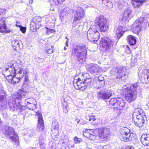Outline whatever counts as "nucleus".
<instances>
[{
	"label": "nucleus",
	"mask_w": 149,
	"mask_h": 149,
	"mask_svg": "<svg viewBox=\"0 0 149 149\" xmlns=\"http://www.w3.org/2000/svg\"><path fill=\"white\" fill-rule=\"evenodd\" d=\"M74 144H73L71 146V147L72 148H73L74 147Z\"/></svg>",
	"instance_id": "obj_62"
},
{
	"label": "nucleus",
	"mask_w": 149,
	"mask_h": 149,
	"mask_svg": "<svg viewBox=\"0 0 149 149\" xmlns=\"http://www.w3.org/2000/svg\"><path fill=\"white\" fill-rule=\"evenodd\" d=\"M29 1L30 4H31L32 3V2H33L32 0H29Z\"/></svg>",
	"instance_id": "obj_60"
},
{
	"label": "nucleus",
	"mask_w": 149,
	"mask_h": 149,
	"mask_svg": "<svg viewBox=\"0 0 149 149\" xmlns=\"http://www.w3.org/2000/svg\"><path fill=\"white\" fill-rule=\"evenodd\" d=\"M125 101L122 98L118 97L111 98L109 101V105L113 108L122 109L125 105Z\"/></svg>",
	"instance_id": "obj_9"
},
{
	"label": "nucleus",
	"mask_w": 149,
	"mask_h": 149,
	"mask_svg": "<svg viewBox=\"0 0 149 149\" xmlns=\"http://www.w3.org/2000/svg\"><path fill=\"white\" fill-rule=\"evenodd\" d=\"M28 90H24L22 88L17 93L12 95L8 103L10 110L13 112H15L17 114L22 112L23 109L22 107L20 104V101L24 97L28 95Z\"/></svg>",
	"instance_id": "obj_1"
},
{
	"label": "nucleus",
	"mask_w": 149,
	"mask_h": 149,
	"mask_svg": "<svg viewBox=\"0 0 149 149\" xmlns=\"http://www.w3.org/2000/svg\"><path fill=\"white\" fill-rule=\"evenodd\" d=\"M62 107H66V108L68 107L65 98H63V100H62Z\"/></svg>",
	"instance_id": "obj_42"
},
{
	"label": "nucleus",
	"mask_w": 149,
	"mask_h": 149,
	"mask_svg": "<svg viewBox=\"0 0 149 149\" xmlns=\"http://www.w3.org/2000/svg\"><path fill=\"white\" fill-rule=\"evenodd\" d=\"M124 28L121 26H120L117 28L116 31V35L117 37L119 39L120 38L125 31V30L124 29Z\"/></svg>",
	"instance_id": "obj_30"
},
{
	"label": "nucleus",
	"mask_w": 149,
	"mask_h": 149,
	"mask_svg": "<svg viewBox=\"0 0 149 149\" xmlns=\"http://www.w3.org/2000/svg\"><path fill=\"white\" fill-rule=\"evenodd\" d=\"M55 17L52 14H50L46 16V21L50 23H53L55 21Z\"/></svg>",
	"instance_id": "obj_34"
},
{
	"label": "nucleus",
	"mask_w": 149,
	"mask_h": 149,
	"mask_svg": "<svg viewBox=\"0 0 149 149\" xmlns=\"http://www.w3.org/2000/svg\"><path fill=\"white\" fill-rule=\"evenodd\" d=\"M7 107L6 97L3 95L0 96V110H4Z\"/></svg>",
	"instance_id": "obj_26"
},
{
	"label": "nucleus",
	"mask_w": 149,
	"mask_h": 149,
	"mask_svg": "<svg viewBox=\"0 0 149 149\" xmlns=\"http://www.w3.org/2000/svg\"><path fill=\"white\" fill-rule=\"evenodd\" d=\"M29 136L31 137L35 135V131L33 130H31L29 132Z\"/></svg>",
	"instance_id": "obj_51"
},
{
	"label": "nucleus",
	"mask_w": 149,
	"mask_h": 149,
	"mask_svg": "<svg viewBox=\"0 0 149 149\" xmlns=\"http://www.w3.org/2000/svg\"><path fill=\"white\" fill-rule=\"evenodd\" d=\"M39 145L41 149H46L44 143L40 141L39 142Z\"/></svg>",
	"instance_id": "obj_46"
},
{
	"label": "nucleus",
	"mask_w": 149,
	"mask_h": 149,
	"mask_svg": "<svg viewBox=\"0 0 149 149\" xmlns=\"http://www.w3.org/2000/svg\"><path fill=\"white\" fill-rule=\"evenodd\" d=\"M17 72L18 73H16L13 76L12 84H15L23 80L24 85L26 84L29 81V74L26 70L19 67V69L17 70Z\"/></svg>",
	"instance_id": "obj_6"
},
{
	"label": "nucleus",
	"mask_w": 149,
	"mask_h": 149,
	"mask_svg": "<svg viewBox=\"0 0 149 149\" xmlns=\"http://www.w3.org/2000/svg\"><path fill=\"white\" fill-rule=\"evenodd\" d=\"M110 129L106 127L100 128L98 132L99 137L103 139H106L110 134Z\"/></svg>",
	"instance_id": "obj_19"
},
{
	"label": "nucleus",
	"mask_w": 149,
	"mask_h": 149,
	"mask_svg": "<svg viewBox=\"0 0 149 149\" xmlns=\"http://www.w3.org/2000/svg\"><path fill=\"white\" fill-rule=\"evenodd\" d=\"M100 128L96 129L94 130H93V132L96 136L98 135V132Z\"/></svg>",
	"instance_id": "obj_49"
},
{
	"label": "nucleus",
	"mask_w": 149,
	"mask_h": 149,
	"mask_svg": "<svg viewBox=\"0 0 149 149\" xmlns=\"http://www.w3.org/2000/svg\"><path fill=\"white\" fill-rule=\"evenodd\" d=\"M142 143L145 146L149 145V134H143L141 139Z\"/></svg>",
	"instance_id": "obj_28"
},
{
	"label": "nucleus",
	"mask_w": 149,
	"mask_h": 149,
	"mask_svg": "<svg viewBox=\"0 0 149 149\" xmlns=\"http://www.w3.org/2000/svg\"><path fill=\"white\" fill-rule=\"evenodd\" d=\"M86 118L87 120L92 122L96 120V116L94 115H89L88 116L86 117Z\"/></svg>",
	"instance_id": "obj_37"
},
{
	"label": "nucleus",
	"mask_w": 149,
	"mask_h": 149,
	"mask_svg": "<svg viewBox=\"0 0 149 149\" xmlns=\"http://www.w3.org/2000/svg\"><path fill=\"white\" fill-rule=\"evenodd\" d=\"M96 69V73L104 71L103 69L98 65Z\"/></svg>",
	"instance_id": "obj_50"
},
{
	"label": "nucleus",
	"mask_w": 149,
	"mask_h": 149,
	"mask_svg": "<svg viewBox=\"0 0 149 149\" xmlns=\"http://www.w3.org/2000/svg\"><path fill=\"white\" fill-rule=\"evenodd\" d=\"M145 0H131V3L134 8H139L142 6Z\"/></svg>",
	"instance_id": "obj_31"
},
{
	"label": "nucleus",
	"mask_w": 149,
	"mask_h": 149,
	"mask_svg": "<svg viewBox=\"0 0 149 149\" xmlns=\"http://www.w3.org/2000/svg\"><path fill=\"white\" fill-rule=\"evenodd\" d=\"M46 28L47 29V31L46 32V33L47 34H49L50 33H52L54 32V31L52 29H48L47 27H46Z\"/></svg>",
	"instance_id": "obj_48"
},
{
	"label": "nucleus",
	"mask_w": 149,
	"mask_h": 149,
	"mask_svg": "<svg viewBox=\"0 0 149 149\" xmlns=\"http://www.w3.org/2000/svg\"><path fill=\"white\" fill-rule=\"evenodd\" d=\"M112 95V90H107L105 88H102L96 94L97 97L98 99L104 100L109 99Z\"/></svg>",
	"instance_id": "obj_12"
},
{
	"label": "nucleus",
	"mask_w": 149,
	"mask_h": 149,
	"mask_svg": "<svg viewBox=\"0 0 149 149\" xmlns=\"http://www.w3.org/2000/svg\"><path fill=\"white\" fill-rule=\"evenodd\" d=\"M145 115V113L143 110L140 108H138L134 110L132 114V119L137 117L139 116H143Z\"/></svg>",
	"instance_id": "obj_25"
},
{
	"label": "nucleus",
	"mask_w": 149,
	"mask_h": 149,
	"mask_svg": "<svg viewBox=\"0 0 149 149\" xmlns=\"http://www.w3.org/2000/svg\"><path fill=\"white\" fill-rule=\"evenodd\" d=\"M53 2L54 4L56 5H58L61 3H60V2L59 3L58 0H53Z\"/></svg>",
	"instance_id": "obj_54"
},
{
	"label": "nucleus",
	"mask_w": 149,
	"mask_h": 149,
	"mask_svg": "<svg viewBox=\"0 0 149 149\" xmlns=\"http://www.w3.org/2000/svg\"><path fill=\"white\" fill-rule=\"evenodd\" d=\"M86 50L85 46L77 45L74 46L72 50V56L77 58L81 63L86 61Z\"/></svg>",
	"instance_id": "obj_4"
},
{
	"label": "nucleus",
	"mask_w": 149,
	"mask_h": 149,
	"mask_svg": "<svg viewBox=\"0 0 149 149\" xmlns=\"http://www.w3.org/2000/svg\"><path fill=\"white\" fill-rule=\"evenodd\" d=\"M35 60L39 63H41L44 60L43 59L38 57L35 58Z\"/></svg>",
	"instance_id": "obj_44"
},
{
	"label": "nucleus",
	"mask_w": 149,
	"mask_h": 149,
	"mask_svg": "<svg viewBox=\"0 0 149 149\" xmlns=\"http://www.w3.org/2000/svg\"><path fill=\"white\" fill-rule=\"evenodd\" d=\"M38 121L37 130L38 131H42L45 129L44 122L42 118L41 117H39Z\"/></svg>",
	"instance_id": "obj_29"
},
{
	"label": "nucleus",
	"mask_w": 149,
	"mask_h": 149,
	"mask_svg": "<svg viewBox=\"0 0 149 149\" xmlns=\"http://www.w3.org/2000/svg\"><path fill=\"white\" fill-rule=\"evenodd\" d=\"M127 40L131 45H134L136 43V38L133 36L129 35L127 37Z\"/></svg>",
	"instance_id": "obj_33"
},
{
	"label": "nucleus",
	"mask_w": 149,
	"mask_h": 149,
	"mask_svg": "<svg viewBox=\"0 0 149 149\" xmlns=\"http://www.w3.org/2000/svg\"><path fill=\"white\" fill-rule=\"evenodd\" d=\"M126 68L125 67H114L111 70L110 74L111 75H116V78L120 79L125 81V80L128 77L127 74H125Z\"/></svg>",
	"instance_id": "obj_7"
},
{
	"label": "nucleus",
	"mask_w": 149,
	"mask_h": 149,
	"mask_svg": "<svg viewBox=\"0 0 149 149\" xmlns=\"http://www.w3.org/2000/svg\"><path fill=\"white\" fill-rule=\"evenodd\" d=\"M90 30L88 31L87 33V38L91 42L97 44V42L99 39L100 33L99 32L92 33V31Z\"/></svg>",
	"instance_id": "obj_17"
},
{
	"label": "nucleus",
	"mask_w": 149,
	"mask_h": 149,
	"mask_svg": "<svg viewBox=\"0 0 149 149\" xmlns=\"http://www.w3.org/2000/svg\"><path fill=\"white\" fill-rule=\"evenodd\" d=\"M89 138L90 139L92 140H95L96 138V136L95 135L90 134Z\"/></svg>",
	"instance_id": "obj_45"
},
{
	"label": "nucleus",
	"mask_w": 149,
	"mask_h": 149,
	"mask_svg": "<svg viewBox=\"0 0 149 149\" xmlns=\"http://www.w3.org/2000/svg\"><path fill=\"white\" fill-rule=\"evenodd\" d=\"M69 39L67 40L65 42L66 46L67 47L68 46V42Z\"/></svg>",
	"instance_id": "obj_57"
},
{
	"label": "nucleus",
	"mask_w": 149,
	"mask_h": 149,
	"mask_svg": "<svg viewBox=\"0 0 149 149\" xmlns=\"http://www.w3.org/2000/svg\"><path fill=\"white\" fill-rule=\"evenodd\" d=\"M120 131V139L121 140L125 142H132L134 144L139 142L136 135L133 133H130V130L127 128H122Z\"/></svg>",
	"instance_id": "obj_5"
},
{
	"label": "nucleus",
	"mask_w": 149,
	"mask_h": 149,
	"mask_svg": "<svg viewBox=\"0 0 149 149\" xmlns=\"http://www.w3.org/2000/svg\"><path fill=\"white\" fill-rule=\"evenodd\" d=\"M45 51L48 54H51L53 53V47L50 45H47L45 47Z\"/></svg>",
	"instance_id": "obj_36"
},
{
	"label": "nucleus",
	"mask_w": 149,
	"mask_h": 149,
	"mask_svg": "<svg viewBox=\"0 0 149 149\" xmlns=\"http://www.w3.org/2000/svg\"><path fill=\"white\" fill-rule=\"evenodd\" d=\"M25 104L29 109L33 110L36 108V101L33 98L26 99L25 100Z\"/></svg>",
	"instance_id": "obj_18"
},
{
	"label": "nucleus",
	"mask_w": 149,
	"mask_h": 149,
	"mask_svg": "<svg viewBox=\"0 0 149 149\" xmlns=\"http://www.w3.org/2000/svg\"><path fill=\"white\" fill-rule=\"evenodd\" d=\"M73 13V9L68 7H65L62 9L60 13V16L64 18L71 15Z\"/></svg>",
	"instance_id": "obj_21"
},
{
	"label": "nucleus",
	"mask_w": 149,
	"mask_h": 149,
	"mask_svg": "<svg viewBox=\"0 0 149 149\" xmlns=\"http://www.w3.org/2000/svg\"><path fill=\"white\" fill-rule=\"evenodd\" d=\"M148 70H147L144 69L142 71L141 75V81L143 83L147 84L148 83Z\"/></svg>",
	"instance_id": "obj_24"
},
{
	"label": "nucleus",
	"mask_w": 149,
	"mask_h": 149,
	"mask_svg": "<svg viewBox=\"0 0 149 149\" xmlns=\"http://www.w3.org/2000/svg\"><path fill=\"white\" fill-rule=\"evenodd\" d=\"M63 109V112L65 113H68V110L69 109V107H62Z\"/></svg>",
	"instance_id": "obj_52"
},
{
	"label": "nucleus",
	"mask_w": 149,
	"mask_h": 149,
	"mask_svg": "<svg viewBox=\"0 0 149 149\" xmlns=\"http://www.w3.org/2000/svg\"><path fill=\"white\" fill-rule=\"evenodd\" d=\"M125 52L128 54H129L131 52V50L128 45L126 46V48L125 49Z\"/></svg>",
	"instance_id": "obj_47"
},
{
	"label": "nucleus",
	"mask_w": 149,
	"mask_h": 149,
	"mask_svg": "<svg viewBox=\"0 0 149 149\" xmlns=\"http://www.w3.org/2000/svg\"><path fill=\"white\" fill-rule=\"evenodd\" d=\"M92 81V79L88 74L80 73L75 77L73 86L75 89L83 91L90 86Z\"/></svg>",
	"instance_id": "obj_2"
},
{
	"label": "nucleus",
	"mask_w": 149,
	"mask_h": 149,
	"mask_svg": "<svg viewBox=\"0 0 149 149\" xmlns=\"http://www.w3.org/2000/svg\"><path fill=\"white\" fill-rule=\"evenodd\" d=\"M100 45L104 52H108L113 46V42L109 38L106 36L102 37L100 41Z\"/></svg>",
	"instance_id": "obj_10"
},
{
	"label": "nucleus",
	"mask_w": 149,
	"mask_h": 149,
	"mask_svg": "<svg viewBox=\"0 0 149 149\" xmlns=\"http://www.w3.org/2000/svg\"><path fill=\"white\" fill-rule=\"evenodd\" d=\"M146 119V118L145 115L143 116H139L137 118L132 119L135 125L139 127H142V129L146 128L147 126L145 122Z\"/></svg>",
	"instance_id": "obj_15"
},
{
	"label": "nucleus",
	"mask_w": 149,
	"mask_h": 149,
	"mask_svg": "<svg viewBox=\"0 0 149 149\" xmlns=\"http://www.w3.org/2000/svg\"><path fill=\"white\" fill-rule=\"evenodd\" d=\"M59 0V2H60V3H62L65 0Z\"/></svg>",
	"instance_id": "obj_59"
},
{
	"label": "nucleus",
	"mask_w": 149,
	"mask_h": 149,
	"mask_svg": "<svg viewBox=\"0 0 149 149\" xmlns=\"http://www.w3.org/2000/svg\"><path fill=\"white\" fill-rule=\"evenodd\" d=\"M144 20V18L143 17H141L136 19L134 22L133 24V26L135 33H138L141 31Z\"/></svg>",
	"instance_id": "obj_16"
},
{
	"label": "nucleus",
	"mask_w": 149,
	"mask_h": 149,
	"mask_svg": "<svg viewBox=\"0 0 149 149\" xmlns=\"http://www.w3.org/2000/svg\"><path fill=\"white\" fill-rule=\"evenodd\" d=\"M11 45L14 49L19 50L22 48L21 41L19 40L13 41L11 42Z\"/></svg>",
	"instance_id": "obj_23"
},
{
	"label": "nucleus",
	"mask_w": 149,
	"mask_h": 149,
	"mask_svg": "<svg viewBox=\"0 0 149 149\" xmlns=\"http://www.w3.org/2000/svg\"><path fill=\"white\" fill-rule=\"evenodd\" d=\"M74 140L75 143H79L82 141V140L81 138H78L77 136L74 137Z\"/></svg>",
	"instance_id": "obj_40"
},
{
	"label": "nucleus",
	"mask_w": 149,
	"mask_h": 149,
	"mask_svg": "<svg viewBox=\"0 0 149 149\" xmlns=\"http://www.w3.org/2000/svg\"><path fill=\"white\" fill-rule=\"evenodd\" d=\"M102 3L104 4L108 8H111L113 7V4L109 0H102Z\"/></svg>",
	"instance_id": "obj_35"
},
{
	"label": "nucleus",
	"mask_w": 149,
	"mask_h": 149,
	"mask_svg": "<svg viewBox=\"0 0 149 149\" xmlns=\"http://www.w3.org/2000/svg\"><path fill=\"white\" fill-rule=\"evenodd\" d=\"M148 83L149 82V74H148Z\"/></svg>",
	"instance_id": "obj_61"
},
{
	"label": "nucleus",
	"mask_w": 149,
	"mask_h": 149,
	"mask_svg": "<svg viewBox=\"0 0 149 149\" xmlns=\"http://www.w3.org/2000/svg\"><path fill=\"white\" fill-rule=\"evenodd\" d=\"M6 13V10L5 9H0V16L3 15V17Z\"/></svg>",
	"instance_id": "obj_43"
},
{
	"label": "nucleus",
	"mask_w": 149,
	"mask_h": 149,
	"mask_svg": "<svg viewBox=\"0 0 149 149\" xmlns=\"http://www.w3.org/2000/svg\"><path fill=\"white\" fill-rule=\"evenodd\" d=\"M95 22L101 32H105L109 29V24L103 16L98 15L96 17Z\"/></svg>",
	"instance_id": "obj_8"
},
{
	"label": "nucleus",
	"mask_w": 149,
	"mask_h": 149,
	"mask_svg": "<svg viewBox=\"0 0 149 149\" xmlns=\"http://www.w3.org/2000/svg\"><path fill=\"white\" fill-rule=\"evenodd\" d=\"M5 20L6 19L3 17L0 19V32L2 33H7L9 32L6 30L7 27Z\"/></svg>",
	"instance_id": "obj_22"
},
{
	"label": "nucleus",
	"mask_w": 149,
	"mask_h": 149,
	"mask_svg": "<svg viewBox=\"0 0 149 149\" xmlns=\"http://www.w3.org/2000/svg\"><path fill=\"white\" fill-rule=\"evenodd\" d=\"M20 30L23 33H24L26 32V28L22 26L20 28Z\"/></svg>",
	"instance_id": "obj_53"
},
{
	"label": "nucleus",
	"mask_w": 149,
	"mask_h": 149,
	"mask_svg": "<svg viewBox=\"0 0 149 149\" xmlns=\"http://www.w3.org/2000/svg\"><path fill=\"white\" fill-rule=\"evenodd\" d=\"M15 25L17 27H19V28L22 26L21 25V24H20L19 22H16V23L15 24Z\"/></svg>",
	"instance_id": "obj_55"
},
{
	"label": "nucleus",
	"mask_w": 149,
	"mask_h": 149,
	"mask_svg": "<svg viewBox=\"0 0 149 149\" xmlns=\"http://www.w3.org/2000/svg\"><path fill=\"white\" fill-rule=\"evenodd\" d=\"M90 30H91V31H92V33H95V32H98L97 31L96 26L94 25H91L90 27V29L88 31H89Z\"/></svg>",
	"instance_id": "obj_39"
},
{
	"label": "nucleus",
	"mask_w": 149,
	"mask_h": 149,
	"mask_svg": "<svg viewBox=\"0 0 149 149\" xmlns=\"http://www.w3.org/2000/svg\"><path fill=\"white\" fill-rule=\"evenodd\" d=\"M85 13V11L82 7L79 6L76 7L74 15L73 24L80 23V21L84 18Z\"/></svg>",
	"instance_id": "obj_13"
},
{
	"label": "nucleus",
	"mask_w": 149,
	"mask_h": 149,
	"mask_svg": "<svg viewBox=\"0 0 149 149\" xmlns=\"http://www.w3.org/2000/svg\"><path fill=\"white\" fill-rule=\"evenodd\" d=\"M139 83H136L129 85L127 84L123 87V93L125 99L129 102H131L135 100L137 95L136 91Z\"/></svg>",
	"instance_id": "obj_3"
},
{
	"label": "nucleus",
	"mask_w": 149,
	"mask_h": 149,
	"mask_svg": "<svg viewBox=\"0 0 149 149\" xmlns=\"http://www.w3.org/2000/svg\"><path fill=\"white\" fill-rule=\"evenodd\" d=\"M132 12V9L129 8H127L124 11L123 14V19L124 20H129L131 16V14Z\"/></svg>",
	"instance_id": "obj_27"
},
{
	"label": "nucleus",
	"mask_w": 149,
	"mask_h": 149,
	"mask_svg": "<svg viewBox=\"0 0 149 149\" xmlns=\"http://www.w3.org/2000/svg\"><path fill=\"white\" fill-rule=\"evenodd\" d=\"M41 19L39 17H36L33 19L31 22V26L33 27V30L37 31L41 25Z\"/></svg>",
	"instance_id": "obj_20"
},
{
	"label": "nucleus",
	"mask_w": 149,
	"mask_h": 149,
	"mask_svg": "<svg viewBox=\"0 0 149 149\" xmlns=\"http://www.w3.org/2000/svg\"><path fill=\"white\" fill-rule=\"evenodd\" d=\"M109 147L108 145H105L103 146V149H109Z\"/></svg>",
	"instance_id": "obj_56"
},
{
	"label": "nucleus",
	"mask_w": 149,
	"mask_h": 149,
	"mask_svg": "<svg viewBox=\"0 0 149 149\" xmlns=\"http://www.w3.org/2000/svg\"><path fill=\"white\" fill-rule=\"evenodd\" d=\"M64 49L65 50H66V48L65 47L64 48Z\"/></svg>",
	"instance_id": "obj_63"
},
{
	"label": "nucleus",
	"mask_w": 149,
	"mask_h": 149,
	"mask_svg": "<svg viewBox=\"0 0 149 149\" xmlns=\"http://www.w3.org/2000/svg\"><path fill=\"white\" fill-rule=\"evenodd\" d=\"M4 135L7 137H10L11 139L15 142L16 145L19 144L18 137L15 132L13 127L9 126L6 127Z\"/></svg>",
	"instance_id": "obj_11"
},
{
	"label": "nucleus",
	"mask_w": 149,
	"mask_h": 149,
	"mask_svg": "<svg viewBox=\"0 0 149 149\" xmlns=\"http://www.w3.org/2000/svg\"><path fill=\"white\" fill-rule=\"evenodd\" d=\"M97 79L98 81L102 82L101 86L102 87L104 85V77L102 76H100L97 78Z\"/></svg>",
	"instance_id": "obj_41"
},
{
	"label": "nucleus",
	"mask_w": 149,
	"mask_h": 149,
	"mask_svg": "<svg viewBox=\"0 0 149 149\" xmlns=\"http://www.w3.org/2000/svg\"><path fill=\"white\" fill-rule=\"evenodd\" d=\"M65 39H67V40H68V38L67 37H66V36L65 37Z\"/></svg>",
	"instance_id": "obj_64"
},
{
	"label": "nucleus",
	"mask_w": 149,
	"mask_h": 149,
	"mask_svg": "<svg viewBox=\"0 0 149 149\" xmlns=\"http://www.w3.org/2000/svg\"><path fill=\"white\" fill-rule=\"evenodd\" d=\"M98 65L93 63L90 64L88 66V70L91 73H96V69Z\"/></svg>",
	"instance_id": "obj_32"
},
{
	"label": "nucleus",
	"mask_w": 149,
	"mask_h": 149,
	"mask_svg": "<svg viewBox=\"0 0 149 149\" xmlns=\"http://www.w3.org/2000/svg\"><path fill=\"white\" fill-rule=\"evenodd\" d=\"M5 71V75L7 76L6 79L9 82L12 84L13 76L16 73L17 70L15 68L14 66H8L4 70Z\"/></svg>",
	"instance_id": "obj_14"
},
{
	"label": "nucleus",
	"mask_w": 149,
	"mask_h": 149,
	"mask_svg": "<svg viewBox=\"0 0 149 149\" xmlns=\"http://www.w3.org/2000/svg\"><path fill=\"white\" fill-rule=\"evenodd\" d=\"M58 127V123L56 121H53L52 123V128L57 130Z\"/></svg>",
	"instance_id": "obj_38"
},
{
	"label": "nucleus",
	"mask_w": 149,
	"mask_h": 149,
	"mask_svg": "<svg viewBox=\"0 0 149 149\" xmlns=\"http://www.w3.org/2000/svg\"><path fill=\"white\" fill-rule=\"evenodd\" d=\"M129 149H134V148L133 147L130 146L129 147Z\"/></svg>",
	"instance_id": "obj_58"
}]
</instances>
